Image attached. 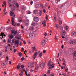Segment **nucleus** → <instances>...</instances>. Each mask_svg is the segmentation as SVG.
<instances>
[{
	"instance_id": "nucleus-1",
	"label": "nucleus",
	"mask_w": 76,
	"mask_h": 76,
	"mask_svg": "<svg viewBox=\"0 0 76 76\" xmlns=\"http://www.w3.org/2000/svg\"><path fill=\"white\" fill-rule=\"evenodd\" d=\"M9 7H11L12 9L15 10V7H16L17 8H18L19 7V4L18 3H14L12 4H9Z\"/></svg>"
},
{
	"instance_id": "nucleus-2",
	"label": "nucleus",
	"mask_w": 76,
	"mask_h": 76,
	"mask_svg": "<svg viewBox=\"0 0 76 76\" xmlns=\"http://www.w3.org/2000/svg\"><path fill=\"white\" fill-rule=\"evenodd\" d=\"M8 60L9 58H8V56H7L6 57V58L5 60V63H3L1 64V66L3 68L4 66H5L6 65V64L8 63Z\"/></svg>"
},
{
	"instance_id": "nucleus-3",
	"label": "nucleus",
	"mask_w": 76,
	"mask_h": 76,
	"mask_svg": "<svg viewBox=\"0 0 76 76\" xmlns=\"http://www.w3.org/2000/svg\"><path fill=\"white\" fill-rule=\"evenodd\" d=\"M10 15L11 16H12L11 17V21L12 22H14V18H15V13L14 12L12 11L10 12Z\"/></svg>"
},
{
	"instance_id": "nucleus-4",
	"label": "nucleus",
	"mask_w": 76,
	"mask_h": 76,
	"mask_svg": "<svg viewBox=\"0 0 76 76\" xmlns=\"http://www.w3.org/2000/svg\"><path fill=\"white\" fill-rule=\"evenodd\" d=\"M37 55H38V53L37 52L34 53V55L33 56V57L34 60H35V58L37 57L36 56H37Z\"/></svg>"
},
{
	"instance_id": "nucleus-5",
	"label": "nucleus",
	"mask_w": 76,
	"mask_h": 76,
	"mask_svg": "<svg viewBox=\"0 0 76 76\" xmlns=\"http://www.w3.org/2000/svg\"><path fill=\"white\" fill-rule=\"evenodd\" d=\"M34 36V33L32 32H30L29 34V38H32Z\"/></svg>"
},
{
	"instance_id": "nucleus-6",
	"label": "nucleus",
	"mask_w": 76,
	"mask_h": 76,
	"mask_svg": "<svg viewBox=\"0 0 76 76\" xmlns=\"http://www.w3.org/2000/svg\"><path fill=\"white\" fill-rule=\"evenodd\" d=\"M24 23L26 25H29V21L28 20H26L25 21Z\"/></svg>"
},
{
	"instance_id": "nucleus-7",
	"label": "nucleus",
	"mask_w": 76,
	"mask_h": 76,
	"mask_svg": "<svg viewBox=\"0 0 76 76\" xmlns=\"http://www.w3.org/2000/svg\"><path fill=\"white\" fill-rule=\"evenodd\" d=\"M15 45H17V47H18V46H19V42H18V40H16L15 41Z\"/></svg>"
},
{
	"instance_id": "nucleus-8",
	"label": "nucleus",
	"mask_w": 76,
	"mask_h": 76,
	"mask_svg": "<svg viewBox=\"0 0 76 76\" xmlns=\"http://www.w3.org/2000/svg\"><path fill=\"white\" fill-rule=\"evenodd\" d=\"M61 35H64L66 34V31L64 30L61 31Z\"/></svg>"
},
{
	"instance_id": "nucleus-9",
	"label": "nucleus",
	"mask_w": 76,
	"mask_h": 76,
	"mask_svg": "<svg viewBox=\"0 0 76 76\" xmlns=\"http://www.w3.org/2000/svg\"><path fill=\"white\" fill-rule=\"evenodd\" d=\"M34 20L35 22H38L39 20V18L38 17H35L34 18Z\"/></svg>"
},
{
	"instance_id": "nucleus-10",
	"label": "nucleus",
	"mask_w": 76,
	"mask_h": 76,
	"mask_svg": "<svg viewBox=\"0 0 76 76\" xmlns=\"http://www.w3.org/2000/svg\"><path fill=\"white\" fill-rule=\"evenodd\" d=\"M69 43L70 44H76V42L75 41H73L72 40H71L69 42Z\"/></svg>"
},
{
	"instance_id": "nucleus-11",
	"label": "nucleus",
	"mask_w": 76,
	"mask_h": 76,
	"mask_svg": "<svg viewBox=\"0 0 76 76\" xmlns=\"http://www.w3.org/2000/svg\"><path fill=\"white\" fill-rule=\"evenodd\" d=\"M72 54L74 55V57H76V51H74L72 52Z\"/></svg>"
},
{
	"instance_id": "nucleus-12",
	"label": "nucleus",
	"mask_w": 76,
	"mask_h": 76,
	"mask_svg": "<svg viewBox=\"0 0 76 76\" xmlns=\"http://www.w3.org/2000/svg\"><path fill=\"white\" fill-rule=\"evenodd\" d=\"M22 10H24V11H25V10L26 9V7H25V6H22Z\"/></svg>"
},
{
	"instance_id": "nucleus-13",
	"label": "nucleus",
	"mask_w": 76,
	"mask_h": 76,
	"mask_svg": "<svg viewBox=\"0 0 76 76\" xmlns=\"http://www.w3.org/2000/svg\"><path fill=\"white\" fill-rule=\"evenodd\" d=\"M72 35L73 37H75L76 35V33L75 31H74L72 32Z\"/></svg>"
},
{
	"instance_id": "nucleus-14",
	"label": "nucleus",
	"mask_w": 76,
	"mask_h": 76,
	"mask_svg": "<svg viewBox=\"0 0 76 76\" xmlns=\"http://www.w3.org/2000/svg\"><path fill=\"white\" fill-rule=\"evenodd\" d=\"M45 44V42L44 41H42V42H41V45H44Z\"/></svg>"
},
{
	"instance_id": "nucleus-15",
	"label": "nucleus",
	"mask_w": 76,
	"mask_h": 76,
	"mask_svg": "<svg viewBox=\"0 0 76 76\" xmlns=\"http://www.w3.org/2000/svg\"><path fill=\"white\" fill-rule=\"evenodd\" d=\"M51 61H50L48 62V66L49 67H50V66H51Z\"/></svg>"
},
{
	"instance_id": "nucleus-16",
	"label": "nucleus",
	"mask_w": 76,
	"mask_h": 76,
	"mask_svg": "<svg viewBox=\"0 0 76 76\" xmlns=\"http://www.w3.org/2000/svg\"><path fill=\"white\" fill-rule=\"evenodd\" d=\"M10 42H11V40H10V39H8V45L9 46H10Z\"/></svg>"
},
{
	"instance_id": "nucleus-17",
	"label": "nucleus",
	"mask_w": 76,
	"mask_h": 76,
	"mask_svg": "<svg viewBox=\"0 0 76 76\" xmlns=\"http://www.w3.org/2000/svg\"><path fill=\"white\" fill-rule=\"evenodd\" d=\"M44 66H45V65L44 63H42L41 64H40V67L41 68H42L44 67Z\"/></svg>"
},
{
	"instance_id": "nucleus-18",
	"label": "nucleus",
	"mask_w": 76,
	"mask_h": 76,
	"mask_svg": "<svg viewBox=\"0 0 76 76\" xmlns=\"http://www.w3.org/2000/svg\"><path fill=\"white\" fill-rule=\"evenodd\" d=\"M21 37H22L21 36H20L19 37V40H21L20 42H21V43H22V41H23V40L22 39H21Z\"/></svg>"
},
{
	"instance_id": "nucleus-19",
	"label": "nucleus",
	"mask_w": 76,
	"mask_h": 76,
	"mask_svg": "<svg viewBox=\"0 0 76 76\" xmlns=\"http://www.w3.org/2000/svg\"><path fill=\"white\" fill-rule=\"evenodd\" d=\"M59 24H60V25L62 24V21H61V18L59 19Z\"/></svg>"
},
{
	"instance_id": "nucleus-20",
	"label": "nucleus",
	"mask_w": 76,
	"mask_h": 76,
	"mask_svg": "<svg viewBox=\"0 0 76 76\" xmlns=\"http://www.w3.org/2000/svg\"><path fill=\"white\" fill-rule=\"evenodd\" d=\"M34 13L36 15H38V11L37 10H34Z\"/></svg>"
},
{
	"instance_id": "nucleus-21",
	"label": "nucleus",
	"mask_w": 76,
	"mask_h": 76,
	"mask_svg": "<svg viewBox=\"0 0 76 76\" xmlns=\"http://www.w3.org/2000/svg\"><path fill=\"white\" fill-rule=\"evenodd\" d=\"M39 66H36L35 67V70H38V68H39Z\"/></svg>"
},
{
	"instance_id": "nucleus-22",
	"label": "nucleus",
	"mask_w": 76,
	"mask_h": 76,
	"mask_svg": "<svg viewBox=\"0 0 76 76\" xmlns=\"http://www.w3.org/2000/svg\"><path fill=\"white\" fill-rule=\"evenodd\" d=\"M31 64L30 63H29L28 64V67H29V68H31Z\"/></svg>"
},
{
	"instance_id": "nucleus-23",
	"label": "nucleus",
	"mask_w": 76,
	"mask_h": 76,
	"mask_svg": "<svg viewBox=\"0 0 76 76\" xmlns=\"http://www.w3.org/2000/svg\"><path fill=\"white\" fill-rule=\"evenodd\" d=\"M32 25L33 26H35L36 25V23L34 21L32 22Z\"/></svg>"
},
{
	"instance_id": "nucleus-24",
	"label": "nucleus",
	"mask_w": 76,
	"mask_h": 76,
	"mask_svg": "<svg viewBox=\"0 0 76 76\" xmlns=\"http://www.w3.org/2000/svg\"><path fill=\"white\" fill-rule=\"evenodd\" d=\"M36 8H38L39 7V4H36V6H35Z\"/></svg>"
},
{
	"instance_id": "nucleus-25",
	"label": "nucleus",
	"mask_w": 76,
	"mask_h": 76,
	"mask_svg": "<svg viewBox=\"0 0 76 76\" xmlns=\"http://www.w3.org/2000/svg\"><path fill=\"white\" fill-rule=\"evenodd\" d=\"M42 52H41L39 54V57H42Z\"/></svg>"
},
{
	"instance_id": "nucleus-26",
	"label": "nucleus",
	"mask_w": 76,
	"mask_h": 76,
	"mask_svg": "<svg viewBox=\"0 0 76 76\" xmlns=\"http://www.w3.org/2000/svg\"><path fill=\"white\" fill-rule=\"evenodd\" d=\"M60 28L61 31V30H63V26H60Z\"/></svg>"
},
{
	"instance_id": "nucleus-27",
	"label": "nucleus",
	"mask_w": 76,
	"mask_h": 76,
	"mask_svg": "<svg viewBox=\"0 0 76 76\" xmlns=\"http://www.w3.org/2000/svg\"><path fill=\"white\" fill-rule=\"evenodd\" d=\"M42 11L41 10H40L39 12V14L40 16H41V15H42Z\"/></svg>"
},
{
	"instance_id": "nucleus-28",
	"label": "nucleus",
	"mask_w": 76,
	"mask_h": 76,
	"mask_svg": "<svg viewBox=\"0 0 76 76\" xmlns=\"http://www.w3.org/2000/svg\"><path fill=\"white\" fill-rule=\"evenodd\" d=\"M20 20H19V22H22V18L21 17H20L19 18Z\"/></svg>"
},
{
	"instance_id": "nucleus-29",
	"label": "nucleus",
	"mask_w": 76,
	"mask_h": 76,
	"mask_svg": "<svg viewBox=\"0 0 76 76\" xmlns=\"http://www.w3.org/2000/svg\"><path fill=\"white\" fill-rule=\"evenodd\" d=\"M23 56V55H22V53L21 52L19 53V56L20 57H21V56Z\"/></svg>"
},
{
	"instance_id": "nucleus-30",
	"label": "nucleus",
	"mask_w": 76,
	"mask_h": 76,
	"mask_svg": "<svg viewBox=\"0 0 76 76\" xmlns=\"http://www.w3.org/2000/svg\"><path fill=\"white\" fill-rule=\"evenodd\" d=\"M57 13H58V14H60V13H61L60 11L59 10H58Z\"/></svg>"
},
{
	"instance_id": "nucleus-31",
	"label": "nucleus",
	"mask_w": 76,
	"mask_h": 76,
	"mask_svg": "<svg viewBox=\"0 0 76 76\" xmlns=\"http://www.w3.org/2000/svg\"><path fill=\"white\" fill-rule=\"evenodd\" d=\"M3 4H4L5 7H6V1H4Z\"/></svg>"
},
{
	"instance_id": "nucleus-32",
	"label": "nucleus",
	"mask_w": 76,
	"mask_h": 76,
	"mask_svg": "<svg viewBox=\"0 0 76 76\" xmlns=\"http://www.w3.org/2000/svg\"><path fill=\"white\" fill-rule=\"evenodd\" d=\"M13 38V35H11L10 36V38H11V39H12Z\"/></svg>"
},
{
	"instance_id": "nucleus-33",
	"label": "nucleus",
	"mask_w": 76,
	"mask_h": 76,
	"mask_svg": "<svg viewBox=\"0 0 76 76\" xmlns=\"http://www.w3.org/2000/svg\"><path fill=\"white\" fill-rule=\"evenodd\" d=\"M50 66L52 68H53H53H54V65L53 64L51 65Z\"/></svg>"
},
{
	"instance_id": "nucleus-34",
	"label": "nucleus",
	"mask_w": 76,
	"mask_h": 76,
	"mask_svg": "<svg viewBox=\"0 0 76 76\" xmlns=\"http://www.w3.org/2000/svg\"><path fill=\"white\" fill-rule=\"evenodd\" d=\"M50 76H54V72L51 73Z\"/></svg>"
},
{
	"instance_id": "nucleus-35",
	"label": "nucleus",
	"mask_w": 76,
	"mask_h": 76,
	"mask_svg": "<svg viewBox=\"0 0 76 76\" xmlns=\"http://www.w3.org/2000/svg\"><path fill=\"white\" fill-rule=\"evenodd\" d=\"M21 68L22 69H23L24 68V67H25V66H24V65H22L21 66Z\"/></svg>"
},
{
	"instance_id": "nucleus-36",
	"label": "nucleus",
	"mask_w": 76,
	"mask_h": 76,
	"mask_svg": "<svg viewBox=\"0 0 76 76\" xmlns=\"http://www.w3.org/2000/svg\"><path fill=\"white\" fill-rule=\"evenodd\" d=\"M33 29H34V28H33V27H31L30 28V29L31 30V31H32Z\"/></svg>"
},
{
	"instance_id": "nucleus-37",
	"label": "nucleus",
	"mask_w": 76,
	"mask_h": 76,
	"mask_svg": "<svg viewBox=\"0 0 76 76\" xmlns=\"http://www.w3.org/2000/svg\"><path fill=\"white\" fill-rule=\"evenodd\" d=\"M15 41H16L15 39H14L12 40V42L13 43H14V42H15Z\"/></svg>"
},
{
	"instance_id": "nucleus-38",
	"label": "nucleus",
	"mask_w": 76,
	"mask_h": 76,
	"mask_svg": "<svg viewBox=\"0 0 76 76\" xmlns=\"http://www.w3.org/2000/svg\"><path fill=\"white\" fill-rule=\"evenodd\" d=\"M4 35V33L2 32L1 33V34L0 35V36H3Z\"/></svg>"
},
{
	"instance_id": "nucleus-39",
	"label": "nucleus",
	"mask_w": 76,
	"mask_h": 76,
	"mask_svg": "<svg viewBox=\"0 0 76 76\" xmlns=\"http://www.w3.org/2000/svg\"><path fill=\"white\" fill-rule=\"evenodd\" d=\"M24 59H25V58L24 57H22L21 58V61H23Z\"/></svg>"
},
{
	"instance_id": "nucleus-40",
	"label": "nucleus",
	"mask_w": 76,
	"mask_h": 76,
	"mask_svg": "<svg viewBox=\"0 0 76 76\" xmlns=\"http://www.w3.org/2000/svg\"><path fill=\"white\" fill-rule=\"evenodd\" d=\"M46 22V21L45 20H44L43 22L42 23V24H45V23Z\"/></svg>"
},
{
	"instance_id": "nucleus-41",
	"label": "nucleus",
	"mask_w": 76,
	"mask_h": 76,
	"mask_svg": "<svg viewBox=\"0 0 76 76\" xmlns=\"http://www.w3.org/2000/svg\"><path fill=\"white\" fill-rule=\"evenodd\" d=\"M65 29H66L67 30L68 29H69V27L68 26H66L65 28Z\"/></svg>"
},
{
	"instance_id": "nucleus-42",
	"label": "nucleus",
	"mask_w": 76,
	"mask_h": 76,
	"mask_svg": "<svg viewBox=\"0 0 76 76\" xmlns=\"http://www.w3.org/2000/svg\"><path fill=\"white\" fill-rule=\"evenodd\" d=\"M17 32H18L17 31H16L15 32H14V35H16V34H17Z\"/></svg>"
},
{
	"instance_id": "nucleus-43",
	"label": "nucleus",
	"mask_w": 76,
	"mask_h": 76,
	"mask_svg": "<svg viewBox=\"0 0 76 76\" xmlns=\"http://www.w3.org/2000/svg\"><path fill=\"white\" fill-rule=\"evenodd\" d=\"M50 70H48V75H50Z\"/></svg>"
},
{
	"instance_id": "nucleus-44",
	"label": "nucleus",
	"mask_w": 76,
	"mask_h": 76,
	"mask_svg": "<svg viewBox=\"0 0 76 76\" xmlns=\"http://www.w3.org/2000/svg\"><path fill=\"white\" fill-rule=\"evenodd\" d=\"M12 25H14V24H15V22L14 21L12 22Z\"/></svg>"
},
{
	"instance_id": "nucleus-45",
	"label": "nucleus",
	"mask_w": 76,
	"mask_h": 76,
	"mask_svg": "<svg viewBox=\"0 0 76 76\" xmlns=\"http://www.w3.org/2000/svg\"><path fill=\"white\" fill-rule=\"evenodd\" d=\"M17 69H19V65L17 66Z\"/></svg>"
},
{
	"instance_id": "nucleus-46",
	"label": "nucleus",
	"mask_w": 76,
	"mask_h": 76,
	"mask_svg": "<svg viewBox=\"0 0 76 76\" xmlns=\"http://www.w3.org/2000/svg\"><path fill=\"white\" fill-rule=\"evenodd\" d=\"M32 48H33V50H35L36 49V48H35V47H33Z\"/></svg>"
},
{
	"instance_id": "nucleus-47",
	"label": "nucleus",
	"mask_w": 76,
	"mask_h": 76,
	"mask_svg": "<svg viewBox=\"0 0 76 76\" xmlns=\"http://www.w3.org/2000/svg\"><path fill=\"white\" fill-rule=\"evenodd\" d=\"M32 4H33V1H31L30 2V4L31 5H32Z\"/></svg>"
},
{
	"instance_id": "nucleus-48",
	"label": "nucleus",
	"mask_w": 76,
	"mask_h": 76,
	"mask_svg": "<svg viewBox=\"0 0 76 76\" xmlns=\"http://www.w3.org/2000/svg\"><path fill=\"white\" fill-rule=\"evenodd\" d=\"M60 1V0H56V3H58V1Z\"/></svg>"
},
{
	"instance_id": "nucleus-49",
	"label": "nucleus",
	"mask_w": 76,
	"mask_h": 76,
	"mask_svg": "<svg viewBox=\"0 0 76 76\" xmlns=\"http://www.w3.org/2000/svg\"><path fill=\"white\" fill-rule=\"evenodd\" d=\"M43 12H44V13H45L46 12V11H45V9H44L43 10Z\"/></svg>"
},
{
	"instance_id": "nucleus-50",
	"label": "nucleus",
	"mask_w": 76,
	"mask_h": 76,
	"mask_svg": "<svg viewBox=\"0 0 76 76\" xmlns=\"http://www.w3.org/2000/svg\"><path fill=\"white\" fill-rule=\"evenodd\" d=\"M46 20H48V15H46Z\"/></svg>"
},
{
	"instance_id": "nucleus-51",
	"label": "nucleus",
	"mask_w": 76,
	"mask_h": 76,
	"mask_svg": "<svg viewBox=\"0 0 76 76\" xmlns=\"http://www.w3.org/2000/svg\"><path fill=\"white\" fill-rule=\"evenodd\" d=\"M21 27V28L22 29H23L24 28H23V26H22V25H20Z\"/></svg>"
},
{
	"instance_id": "nucleus-52",
	"label": "nucleus",
	"mask_w": 76,
	"mask_h": 76,
	"mask_svg": "<svg viewBox=\"0 0 76 76\" xmlns=\"http://www.w3.org/2000/svg\"><path fill=\"white\" fill-rule=\"evenodd\" d=\"M63 6H64V5H62L60 6V7L61 8V7H63Z\"/></svg>"
},
{
	"instance_id": "nucleus-53",
	"label": "nucleus",
	"mask_w": 76,
	"mask_h": 76,
	"mask_svg": "<svg viewBox=\"0 0 76 76\" xmlns=\"http://www.w3.org/2000/svg\"><path fill=\"white\" fill-rule=\"evenodd\" d=\"M17 50L16 49H15L14 50V53H16V51Z\"/></svg>"
},
{
	"instance_id": "nucleus-54",
	"label": "nucleus",
	"mask_w": 76,
	"mask_h": 76,
	"mask_svg": "<svg viewBox=\"0 0 76 76\" xmlns=\"http://www.w3.org/2000/svg\"><path fill=\"white\" fill-rule=\"evenodd\" d=\"M11 32L12 34H13V33H14L15 32V30H12V31H11Z\"/></svg>"
},
{
	"instance_id": "nucleus-55",
	"label": "nucleus",
	"mask_w": 76,
	"mask_h": 76,
	"mask_svg": "<svg viewBox=\"0 0 76 76\" xmlns=\"http://www.w3.org/2000/svg\"><path fill=\"white\" fill-rule=\"evenodd\" d=\"M31 13V12L29 11H28V14H30Z\"/></svg>"
},
{
	"instance_id": "nucleus-56",
	"label": "nucleus",
	"mask_w": 76,
	"mask_h": 76,
	"mask_svg": "<svg viewBox=\"0 0 76 76\" xmlns=\"http://www.w3.org/2000/svg\"><path fill=\"white\" fill-rule=\"evenodd\" d=\"M23 43H24V44H26V41H25L24 40L23 41Z\"/></svg>"
},
{
	"instance_id": "nucleus-57",
	"label": "nucleus",
	"mask_w": 76,
	"mask_h": 76,
	"mask_svg": "<svg viewBox=\"0 0 76 76\" xmlns=\"http://www.w3.org/2000/svg\"><path fill=\"white\" fill-rule=\"evenodd\" d=\"M21 50H22L23 51H24V48H21Z\"/></svg>"
},
{
	"instance_id": "nucleus-58",
	"label": "nucleus",
	"mask_w": 76,
	"mask_h": 76,
	"mask_svg": "<svg viewBox=\"0 0 76 76\" xmlns=\"http://www.w3.org/2000/svg\"><path fill=\"white\" fill-rule=\"evenodd\" d=\"M41 6H42V8H43V7H44V5L42 4H41Z\"/></svg>"
},
{
	"instance_id": "nucleus-59",
	"label": "nucleus",
	"mask_w": 76,
	"mask_h": 76,
	"mask_svg": "<svg viewBox=\"0 0 76 76\" xmlns=\"http://www.w3.org/2000/svg\"><path fill=\"white\" fill-rule=\"evenodd\" d=\"M43 26H44V27H45V26H46V24H43Z\"/></svg>"
},
{
	"instance_id": "nucleus-60",
	"label": "nucleus",
	"mask_w": 76,
	"mask_h": 76,
	"mask_svg": "<svg viewBox=\"0 0 76 76\" xmlns=\"http://www.w3.org/2000/svg\"><path fill=\"white\" fill-rule=\"evenodd\" d=\"M43 53H46V50H43Z\"/></svg>"
},
{
	"instance_id": "nucleus-61",
	"label": "nucleus",
	"mask_w": 76,
	"mask_h": 76,
	"mask_svg": "<svg viewBox=\"0 0 76 76\" xmlns=\"http://www.w3.org/2000/svg\"><path fill=\"white\" fill-rule=\"evenodd\" d=\"M2 56V53H0V57H1Z\"/></svg>"
},
{
	"instance_id": "nucleus-62",
	"label": "nucleus",
	"mask_w": 76,
	"mask_h": 76,
	"mask_svg": "<svg viewBox=\"0 0 76 76\" xmlns=\"http://www.w3.org/2000/svg\"><path fill=\"white\" fill-rule=\"evenodd\" d=\"M66 72H67V70H68V68H67V69H66Z\"/></svg>"
},
{
	"instance_id": "nucleus-63",
	"label": "nucleus",
	"mask_w": 76,
	"mask_h": 76,
	"mask_svg": "<svg viewBox=\"0 0 76 76\" xmlns=\"http://www.w3.org/2000/svg\"><path fill=\"white\" fill-rule=\"evenodd\" d=\"M61 47L62 48H64V45H62L61 46Z\"/></svg>"
},
{
	"instance_id": "nucleus-64",
	"label": "nucleus",
	"mask_w": 76,
	"mask_h": 76,
	"mask_svg": "<svg viewBox=\"0 0 76 76\" xmlns=\"http://www.w3.org/2000/svg\"><path fill=\"white\" fill-rule=\"evenodd\" d=\"M5 51L6 52H7V49H5Z\"/></svg>"
}]
</instances>
